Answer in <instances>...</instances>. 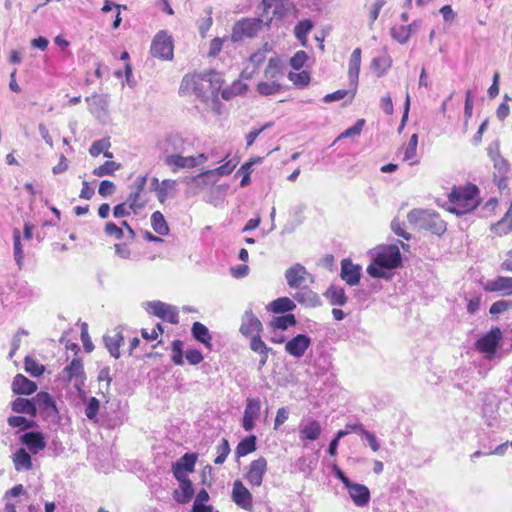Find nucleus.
<instances>
[{
    "instance_id": "f257e3e1",
    "label": "nucleus",
    "mask_w": 512,
    "mask_h": 512,
    "mask_svg": "<svg viewBox=\"0 0 512 512\" xmlns=\"http://www.w3.org/2000/svg\"><path fill=\"white\" fill-rule=\"evenodd\" d=\"M372 263L367 273L374 278H384L385 269H394L401 263V253L396 245H381L370 251Z\"/></svg>"
},
{
    "instance_id": "f03ea898",
    "label": "nucleus",
    "mask_w": 512,
    "mask_h": 512,
    "mask_svg": "<svg viewBox=\"0 0 512 512\" xmlns=\"http://www.w3.org/2000/svg\"><path fill=\"white\" fill-rule=\"evenodd\" d=\"M479 190L475 185L454 188L449 194L447 210L456 215H464L479 204Z\"/></svg>"
},
{
    "instance_id": "7ed1b4c3",
    "label": "nucleus",
    "mask_w": 512,
    "mask_h": 512,
    "mask_svg": "<svg viewBox=\"0 0 512 512\" xmlns=\"http://www.w3.org/2000/svg\"><path fill=\"white\" fill-rule=\"evenodd\" d=\"M407 219L415 228L429 230L437 235L446 230L445 222L432 210L413 209L408 213Z\"/></svg>"
},
{
    "instance_id": "20e7f679",
    "label": "nucleus",
    "mask_w": 512,
    "mask_h": 512,
    "mask_svg": "<svg viewBox=\"0 0 512 512\" xmlns=\"http://www.w3.org/2000/svg\"><path fill=\"white\" fill-rule=\"evenodd\" d=\"M264 20L260 18H244L235 23L232 30V40L240 41L244 38L256 36L262 29Z\"/></svg>"
},
{
    "instance_id": "39448f33",
    "label": "nucleus",
    "mask_w": 512,
    "mask_h": 512,
    "mask_svg": "<svg viewBox=\"0 0 512 512\" xmlns=\"http://www.w3.org/2000/svg\"><path fill=\"white\" fill-rule=\"evenodd\" d=\"M207 91L206 78L204 73L187 74L183 77L179 92L182 95L193 94L199 98L203 97Z\"/></svg>"
},
{
    "instance_id": "423d86ee",
    "label": "nucleus",
    "mask_w": 512,
    "mask_h": 512,
    "mask_svg": "<svg viewBox=\"0 0 512 512\" xmlns=\"http://www.w3.org/2000/svg\"><path fill=\"white\" fill-rule=\"evenodd\" d=\"M285 279L292 289L302 288L308 283H314L313 275L300 263H295L285 271Z\"/></svg>"
},
{
    "instance_id": "0eeeda50",
    "label": "nucleus",
    "mask_w": 512,
    "mask_h": 512,
    "mask_svg": "<svg viewBox=\"0 0 512 512\" xmlns=\"http://www.w3.org/2000/svg\"><path fill=\"white\" fill-rule=\"evenodd\" d=\"M173 40L165 31L156 34L151 45V54L162 60H171L173 57Z\"/></svg>"
},
{
    "instance_id": "6e6552de",
    "label": "nucleus",
    "mask_w": 512,
    "mask_h": 512,
    "mask_svg": "<svg viewBox=\"0 0 512 512\" xmlns=\"http://www.w3.org/2000/svg\"><path fill=\"white\" fill-rule=\"evenodd\" d=\"M198 455L196 453H185L172 465V473L176 480H190L188 475L194 472Z\"/></svg>"
},
{
    "instance_id": "1a4fd4ad",
    "label": "nucleus",
    "mask_w": 512,
    "mask_h": 512,
    "mask_svg": "<svg viewBox=\"0 0 512 512\" xmlns=\"http://www.w3.org/2000/svg\"><path fill=\"white\" fill-rule=\"evenodd\" d=\"M146 183V175L138 176L133 184V191L127 197L126 202L129 204L130 208H132L133 213H137L138 210L142 209L147 202L144 197Z\"/></svg>"
},
{
    "instance_id": "9d476101",
    "label": "nucleus",
    "mask_w": 512,
    "mask_h": 512,
    "mask_svg": "<svg viewBox=\"0 0 512 512\" xmlns=\"http://www.w3.org/2000/svg\"><path fill=\"white\" fill-rule=\"evenodd\" d=\"M501 338V330L498 327L492 328L477 340L476 348L479 352L485 353L488 358H491V356L494 355Z\"/></svg>"
},
{
    "instance_id": "9b49d317",
    "label": "nucleus",
    "mask_w": 512,
    "mask_h": 512,
    "mask_svg": "<svg viewBox=\"0 0 512 512\" xmlns=\"http://www.w3.org/2000/svg\"><path fill=\"white\" fill-rule=\"evenodd\" d=\"M482 288L485 292L499 293L502 296H512V277L496 276L482 282Z\"/></svg>"
},
{
    "instance_id": "f8f14e48",
    "label": "nucleus",
    "mask_w": 512,
    "mask_h": 512,
    "mask_svg": "<svg viewBox=\"0 0 512 512\" xmlns=\"http://www.w3.org/2000/svg\"><path fill=\"white\" fill-rule=\"evenodd\" d=\"M266 471L267 460L264 457H259L249 464L245 478L250 485L259 487L262 484Z\"/></svg>"
},
{
    "instance_id": "ddd939ff",
    "label": "nucleus",
    "mask_w": 512,
    "mask_h": 512,
    "mask_svg": "<svg viewBox=\"0 0 512 512\" xmlns=\"http://www.w3.org/2000/svg\"><path fill=\"white\" fill-rule=\"evenodd\" d=\"M262 329L261 321L254 315L251 309H247L241 319L240 333L250 338L259 335Z\"/></svg>"
},
{
    "instance_id": "4468645a",
    "label": "nucleus",
    "mask_w": 512,
    "mask_h": 512,
    "mask_svg": "<svg viewBox=\"0 0 512 512\" xmlns=\"http://www.w3.org/2000/svg\"><path fill=\"white\" fill-rule=\"evenodd\" d=\"M148 309L151 313L171 324L178 323V312L175 307L161 301L148 302Z\"/></svg>"
},
{
    "instance_id": "2eb2a0df",
    "label": "nucleus",
    "mask_w": 512,
    "mask_h": 512,
    "mask_svg": "<svg viewBox=\"0 0 512 512\" xmlns=\"http://www.w3.org/2000/svg\"><path fill=\"white\" fill-rule=\"evenodd\" d=\"M261 402L258 398H247L242 426L245 431L253 430L255 420L260 416Z\"/></svg>"
},
{
    "instance_id": "dca6fc26",
    "label": "nucleus",
    "mask_w": 512,
    "mask_h": 512,
    "mask_svg": "<svg viewBox=\"0 0 512 512\" xmlns=\"http://www.w3.org/2000/svg\"><path fill=\"white\" fill-rule=\"evenodd\" d=\"M164 164L170 168L172 173H177L182 169L195 168V160L193 156H183L180 153L165 155Z\"/></svg>"
},
{
    "instance_id": "f3484780",
    "label": "nucleus",
    "mask_w": 512,
    "mask_h": 512,
    "mask_svg": "<svg viewBox=\"0 0 512 512\" xmlns=\"http://www.w3.org/2000/svg\"><path fill=\"white\" fill-rule=\"evenodd\" d=\"M311 339L305 334H298L285 344V351L294 358H301L309 346Z\"/></svg>"
},
{
    "instance_id": "a211bd4d",
    "label": "nucleus",
    "mask_w": 512,
    "mask_h": 512,
    "mask_svg": "<svg viewBox=\"0 0 512 512\" xmlns=\"http://www.w3.org/2000/svg\"><path fill=\"white\" fill-rule=\"evenodd\" d=\"M345 488L347 489L352 502L357 507H365L369 504L370 490L367 486L351 481Z\"/></svg>"
},
{
    "instance_id": "6ab92c4d",
    "label": "nucleus",
    "mask_w": 512,
    "mask_h": 512,
    "mask_svg": "<svg viewBox=\"0 0 512 512\" xmlns=\"http://www.w3.org/2000/svg\"><path fill=\"white\" fill-rule=\"evenodd\" d=\"M62 380L65 382L75 381V385L83 384L84 370L80 358H74L62 371Z\"/></svg>"
},
{
    "instance_id": "aec40b11",
    "label": "nucleus",
    "mask_w": 512,
    "mask_h": 512,
    "mask_svg": "<svg viewBox=\"0 0 512 512\" xmlns=\"http://www.w3.org/2000/svg\"><path fill=\"white\" fill-rule=\"evenodd\" d=\"M342 280L349 286H355L359 283L361 278V266L354 264L350 259H343L341 261Z\"/></svg>"
},
{
    "instance_id": "412c9836",
    "label": "nucleus",
    "mask_w": 512,
    "mask_h": 512,
    "mask_svg": "<svg viewBox=\"0 0 512 512\" xmlns=\"http://www.w3.org/2000/svg\"><path fill=\"white\" fill-rule=\"evenodd\" d=\"M232 499L244 509H251L252 507V495L240 480L233 483Z\"/></svg>"
},
{
    "instance_id": "4be33fe9",
    "label": "nucleus",
    "mask_w": 512,
    "mask_h": 512,
    "mask_svg": "<svg viewBox=\"0 0 512 512\" xmlns=\"http://www.w3.org/2000/svg\"><path fill=\"white\" fill-rule=\"evenodd\" d=\"M89 111L98 119H103L107 115L108 98L105 95H93L86 98Z\"/></svg>"
},
{
    "instance_id": "5701e85b",
    "label": "nucleus",
    "mask_w": 512,
    "mask_h": 512,
    "mask_svg": "<svg viewBox=\"0 0 512 512\" xmlns=\"http://www.w3.org/2000/svg\"><path fill=\"white\" fill-rule=\"evenodd\" d=\"M321 432V425L316 420L302 421L299 425V436L302 441H315L319 438Z\"/></svg>"
},
{
    "instance_id": "b1692460",
    "label": "nucleus",
    "mask_w": 512,
    "mask_h": 512,
    "mask_svg": "<svg viewBox=\"0 0 512 512\" xmlns=\"http://www.w3.org/2000/svg\"><path fill=\"white\" fill-rule=\"evenodd\" d=\"M462 297L466 303L468 314L474 315L480 310L483 299L482 291L476 289L464 290Z\"/></svg>"
},
{
    "instance_id": "393cba45",
    "label": "nucleus",
    "mask_w": 512,
    "mask_h": 512,
    "mask_svg": "<svg viewBox=\"0 0 512 512\" xmlns=\"http://www.w3.org/2000/svg\"><path fill=\"white\" fill-rule=\"evenodd\" d=\"M293 298L301 305L307 307H317L320 305V298L318 294L309 289L308 285L303 286L302 288H297L296 293L293 294Z\"/></svg>"
},
{
    "instance_id": "a878e982",
    "label": "nucleus",
    "mask_w": 512,
    "mask_h": 512,
    "mask_svg": "<svg viewBox=\"0 0 512 512\" xmlns=\"http://www.w3.org/2000/svg\"><path fill=\"white\" fill-rule=\"evenodd\" d=\"M37 390L35 382L29 380L22 374H17L12 382V391L19 395H31Z\"/></svg>"
},
{
    "instance_id": "bb28decb",
    "label": "nucleus",
    "mask_w": 512,
    "mask_h": 512,
    "mask_svg": "<svg viewBox=\"0 0 512 512\" xmlns=\"http://www.w3.org/2000/svg\"><path fill=\"white\" fill-rule=\"evenodd\" d=\"M178 182L174 179H164L161 181L159 186L155 187V191L157 193L158 200L163 203L168 198H173L176 196L178 191Z\"/></svg>"
},
{
    "instance_id": "cd10ccee",
    "label": "nucleus",
    "mask_w": 512,
    "mask_h": 512,
    "mask_svg": "<svg viewBox=\"0 0 512 512\" xmlns=\"http://www.w3.org/2000/svg\"><path fill=\"white\" fill-rule=\"evenodd\" d=\"M237 164H238L237 161L230 159L227 162H225L223 165H221L215 169L207 170L203 173H200L197 176L190 178L189 180L192 182H199L200 179H204L205 177H210L215 174L218 176L229 175L236 168Z\"/></svg>"
},
{
    "instance_id": "c85d7f7f",
    "label": "nucleus",
    "mask_w": 512,
    "mask_h": 512,
    "mask_svg": "<svg viewBox=\"0 0 512 512\" xmlns=\"http://www.w3.org/2000/svg\"><path fill=\"white\" fill-rule=\"evenodd\" d=\"M361 66V49L355 48L351 54L348 68V79L350 85L358 87L359 72Z\"/></svg>"
},
{
    "instance_id": "c756f323",
    "label": "nucleus",
    "mask_w": 512,
    "mask_h": 512,
    "mask_svg": "<svg viewBox=\"0 0 512 512\" xmlns=\"http://www.w3.org/2000/svg\"><path fill=\"white\" fill-rule=\"evenodd\" d=\"M177 481L179 482V489H176L173 492V498L179 504H186L192 499L194 495L193 484L190 480Z\"/></svg>"
},
{
    "instance_id": "7c9ffc66",
    "label": "nucleus",
    "mask_w": 512,
    "mask_h": 512,
    "mask_svg": "<svg viewBox=\"0 0 512 512\" xmlns=\"http://www.w3.org/2000/svg\"><path fill=\"white\" fill-rule=\"evenodd\" d=\"M314 27V23L310 19L300 20L294 27L293 33L295 38L303 47L308 46L307 36Z\"/></svg>"
},
{
    "instance_id": "2f4dec72",
    "label": "nucleus",
    "mask_w": 512,
    "mask_h": 512,
    "mask_svg": "<svg viewBox=\"0 0 512 512\" xmlns=\"http://www.w3.org/2000/svg\"><path fill=\"white\" fill-rule=\"evenodd\" d=\"M392 66L391 56L383 52L381 55L375 57L371 62V67L377 77L384 76Z\"/></svg>"
},
{
    "instance_id": "473e14b6",
    "label": "nucleus",
    "mask_w": 512,
    "mask_h": 512,
    "mask_svg": "<svg viewBox=\"0 0 512 512\" xmlns=\"http://www.w3.org/2000/svg\"><path fill=\"white\" fill-rule=\"evenodd\" d=\"M331 305L344 306L347 303V296L343 287L331 285L324 293Z\"/></svg>"
},
{
    "instance_id": "72a5a7b5",
    "label": "nucleus",
    "mask_w": 512,
    "mask_h": 512,
    "mask_svg": "<svg viewBox=\"0 0 512 512\" xmlns=\"http://www.w3.org/2000/svg\"><path fill=\"white\" fill-rule=\"evenodd\" d=\"M21 440L33 453L43 450L46 446L43 436L37 432L25 433Z\"/></svg>"
},
{
    "instance_id": "f704fd0d",
    "label": "nucleus",
    "mask_w": 512,
    "mask_h": 512,
    "mask_svg": "<svg viewBox=\"0 0 512 512\" xmlns=\"http://www.w3.org/2000/svg\"><path fill=\"white\" fill-rule=\"evenodd\" d=\"M491 231L496 236H504L512 233V206L501 220L491 226Z\"/></svg>"
},
{
    "instance_id": "c9c22d12",
    "label": "nucleus",
    "mask_w": 512,
    "mask_h": 512,
    "mask_svg": "<svg viewBox=\"0 0 512 512\" xmlns=\"http://www.w3.org/2000/svg\"><path fill=\"white\" fill-rule=\"evenodd\" d=\"M284 72L282 62L279 58H270L268 65L264 70V77L268 80H278L279 82L283 78Z\"/></svg>"
},
{
    "instance_id": "e433bc0d",
    "label": "nucleus",
    "mask_w": 512,
    "mask_h": 512,
    "mask_svg": "<svg viewBox=\"0 0 512 512\" xmlns=\"http://www.w3.org/2000/svg\"><path fill=\"white\" fill-rule=\"evenodd\" d=\"M387 0H366L365 9L367 10L368 25L372 29L373 24L378 19L381 9L386 5Z\"/></svg>"
},
{
    "instance_id": "4c0bfd02",
    "label": "nucleus",
    "mask_w": 512,
    "mask_h": 512,
    "mask_svg": "<svg viewBox=\"0 0 512 512\" xmlns=\"http://www.w3.org/2000/svg\"><path fill=\"white\" fill-rule=\"evenodd\" d=\"M103 340L110 355L113 356L114 358H119V348L121 346V343L123 342V336L121 335V333L114 331L111 334L105 335Z\"/></svg>"
},
{
    "instance_id": "58836bf2",
    "label": "nucleus",
    "mask_w": 512,
    "mask_h": 512,
    "mask_svg": "<svg viewBox=\"0 0 512 512\" xmlns=\"http://www.w3.org/2000/svg\"><path fill=\"white\" fill-rule=\"evenodd\" d=\"M35 402V413L37 409L47 411L48 413L57 412L56 405L52 397L47 392H39L34 398Z\"/></svg>"
},
{
    "instance_id": "ea45409f",
    "label": "nucleus",
    "mask_w": 512,
    "mask_h": 512,
    "mask_svg": "<svg viewBox=\"0 0 512 512\" xmlns=\"http://www.w3.org/2000/svg\"><path fill=\"white\" fill-rule=\"evenodd\" d=\"M282 90V84L278 80L265 79L256 85V91L262 96L278 94Z\"/></svg>"
},
{
    "instance_id": "a19ab883",
    "label": "nucleus",
    "mask_w": 512,
    "mask_h": 512,
    "mask_svg": "<svg viewBox=\"0 0 512 512\" xmlns=\"http://www.w3.org/2000/svg\"><path fill=\"white\" fill-rule=\"evenodd\" d=\"M357 92V87L349 84V89H340L333 93L326 94L323 97V102L331 103L335 101L342 100L344 98H348L349 102H352Z\"/></svg>"
},
{
    "instance_id": "79ce46f5",
    "label": "nucleus",
    "mask_w": 512,
    "mask_h": 512,
    "mask_svg": "<svg viewBox=\"0 0 512 512\" xmlns=\"http://www.w3.org/2000/svg\"><path fill=\"white\" fill-rule=\"evenodd\" d=\"M12 410L15 413H24L35 416V402L32 399L16 398L12 403Z\"/></svg>"
},
{
    "instance_id": "37998d69",
    "label": "nucleus",
    "mask_w": 512,
    "mask_h": 512,
    "mask_svg": "<svg viewBox=\"0 0 512 512\" xmlns=\"http://www.w3.org/2000/svg\"><path fill=\"white\" fill-rule=\"evenodd\" d=\"M418 145V135L412 134L409 142L404 148L403 161L408 162L409 165H415L418 163L416 159Z\"/></svg>"
},
{
    "instance_id": "c03bdc74",
    "label": "nucleus",
    "mask_w": 512,
    "mask_h": 512,
    "mask_svg": "<svg viewBox=\"0 0 512 512\" xmlns=\"http://www.w3.org/2000/svg\"><path fill=\"white\" fill-rule=\"evenodd\" d=\"M192 334L195 337V339L203 343L207 348L211 349L212 337L209 333L208 328L204 324L200 322H195L192 326Z\"/></svg>"
},
{
    "instance_id": "a18cd8bd",
    "label": "nucleus",
    "mask_w": 512,
    "mask_h": 512,
    "mask_svg": "<svg viewBox=\"0 0 512 512\" xmlns=\"http://www.w3.org/2000/svg\"><path fill=\"white\" fill-rule=\"evenodd\" d=\"M13 462L17 471L30 470L32 468V460L29 453L21 448L13 455Z\"/></svg>"
},
{
    "instance_id": "49530a36",
    "label": "nucleus",
    "mask_w": 512,
    "mask_h": 512,
    "mask_svg": "<svg viewBox=\"0 0 512 512\" xmlns=\"http://www.w3.org/2000/svg\"><path fill=\"white\" fill-rule=\"evenodd\" d=\"M296 308V304L288 297H280L269 304L273 313H286Z\"/></svg>"
},
{
    "instance_id": "de8ad7c7",
    "label": "nucleus",
    "mask_w": 512,
    "mask_h": 512,
    "mask_svg": "<svg viewBox=\"0 0 512 512\" xmlns=\"http://www.w3.org/2000/svg\"><path fill=\"white\" fill-rule=\"evenodd\" d=\"M111 146L109 138H103L92 143L89 148V153L93 157L99 156L101 153L107 158H112V153L109 152Z\"/></svg>"
},
{
    "instance_id": "09e8293b",
    "label": "nucleus",
    "mask_w": 512,
    "mask_h": 512,
    "mask_svg": "<svg viewBox=\"0 0 512 512\" xmlns=\"http://www.w3.org/2000/svg\"><path fill=\"white\" fill-rule=\"evenodd\" d=\"M256 450V437L254 435L243 439L236 447V456L243 457Z\"/></svg>"
},
{
    "instance_id": "8fccbe9b",
    "label": "nucleus",
    "mask_w": 512,
    "mask_h": 512,
    "mask_svg": "<svg viewBox=\"0 0 512 512\" xmlns=\"http://www.w3.org/2000/svg\"><path fill=\"white\" fill-rule=\"evenodd\" d=\"M151 224L154 231L159 235H167L169 232L168 225L163 214L159 211H156L151 216Z\"/></svg>"
},
{
    "instance_id": "3c124183",
    "label": "nucleus",
    "mask_w": 512,
    "mask_h": 512,
    "mask_svg": "<svg viewBox=\"0 0 512 512\" xmlns=\"http://www.w3.org/2000/svg\"><path fill=\"white\" fill-rule=\"evenodd\" d=\"M411 32H412V25L394 26L391 29V36L393 37V39H395L400 44H404L409 40Z\"/></svg>"
},
{
    "instance_id": "603ef678",
    "label": "nucleus",
    "mask_w": 512,
    "mask_h": 512,
    "mask_svg": "<svg viewBox=\"0 0 512 512\" xmlns=\"http://www.w3.org/2000/svg\"><path fill=\"white\" fill-rule=\"evenodd\" d=\"M204 76L206 78L207 89L209 88L212 94H217L223 82L221 74L215 71H209L204 73Z\"/></svg>"
},
{
    "instance_id": "864d4df0",
    "label": "nucleus",
    "mask_w": 512,
    "mask_h": 512,
    "mask_svg": "<svg viewBox=\"0 0 512 512\" xmlns=\"http://www.w3.org/2000/svg\"><path fill=\"white\" fill-rule=\"evenodd\" d=\"M13 242H14V258L19 268L23 265L24 252L21 244L20 232L18 229L13 231Z\"/></svg>"
},
{
    "instance_id": "5fc2aeb1",
    "label": "nucleus",
    "mask_w": 512,
    "mask_h": 512,
    "mask_svg": "<svg viewBox=\"0 0 512 512\" xmlns=\"http://www.w3.org/2000/svg\"><path fill=\"white\" fill-rule=\"evenodd\" d=\"M120 169V164L115 161H106L104 164L96 167L93 170V174L97 177H103L107 175H112L115 171Z\"/></svg>"
},
{
    "instance_id": "6e6d98bb",
    "label": "nucleus",
    "mask_w": 512,
    "mask_h": 512,
    "mask_svg": "<svg viewBox=\"0 0 512 512\" xmlns=\"http://www.w3.org/2000/svg\"><path fill=\"white\" fill-rule=\"evenodd\" d=\"M295 324H296V319H295V316L292 314H286L283 316L275 317L271 322V325L274 328L281 329V330H285L288 327L293 326Z\"/></svg>"
},
{
    "instance_id": "4d7b16f0",
    "label": "nucleus",
    "mask_w": 512,
    "mask_h": 512,
    "mask_svg": "<svg viewBox=\"0 0 512 512\" xmlns=\"http://www.w3.org/2000/svg\"><path fill=\"white\" fill-rule=\"evenodd\" d=\"M246 88V85L241 81H234L233 84L229 88H225L221 92V96L225 100H230L234 96L242 93Z\"/></svg>"
},
{
    "instance_id": "13d9d810",
    "label": "nucleus",
    "mask_w": 512,
    "mask_h": 512,
    "mask_svg": "<svg viewBox=\"0 0 512 512\" xmlns=\"http://www.w3.org/2000/svg\"><path fill=\"white\" fill-rule=\"evenodd\" d=\"M491 159L494 164V168L497 171L498 175L500 177H504L505 174L508 172V163L507 161L498 154V152H491L490 153Z\"/></svg>"
},
{
    "instance_id": "bf43d9fd",
    "label": "nucleus",
    "mask_w": 512,
    "mask_h": 512,
    "mask_svg": "<svg viewBox=\"0 0 512 512\" xmlns=\"http://www.w3.org/2000/svg\"><path fill=\"white\" fill-rule=\"evenodd\" d=\"M288 79L296 86L304 87L309 84L310 75L306 71L289 72Z\"/></svg>"
},
{
    "instance_id": "052dcab7",
    "label": "nucleus",
    "mask_w": 512,
    "mask_h": 512,
    "mask_svg": "<svg viewBox=\"0 0 512 512\" xmlns=\"http://www.w3.org/2000/svg\"><path fill=\"white\" fill-rule=\"evenodd\" d=\"M24 367L25 371L34 377L40 376L44 372V366L31 357L25 358Z\"/></svg>"
},
{
    "instance_id": "680f3d73",
    "label": "nucleus",
    "mask_w": 512,
    "mask_h": 512,
    "mask_svg": "<svg viewBox=\"0 0 512 512\" xmlns=\"http://www.w3.org/2000/svg\"><path fill=\"white\" fill-rule=\"evenodd\" d=\"M508 310H512V301L511 300H498L490 306L489 313L491 315H498V314H502Z\"/></svg>"
},
{
    "instance_id": "e2e57ef3",
    "label": "nucleus",
    "mask_w": 512,
    "mask_h": 512,
    "mask_svg": "<svg viewBox=\"0 0 512 512\" xmlns=\"http://www.w3.org/2000/svg\"><path fill=\"white\" fill-rule=\"evenodd\" d=\"M229 453H230L229 443L226 439L223 438L221 440V443L217 446V456L214 460V463L217 465L224 463V461L226 460Z\"/></svg>"
},
{
    "instance_id": "0e129e2a",
    "label": "nucleus",
    "mask_w": 512,
    "mask_h": 512,
    "mask_svg": "<svg viewBox=\"0 0 512 512\" xmlns=\"http://www.w3.org/2000/svg\"><path fill=\"white\" fill-rule=\"evenodd\" d=\"M307 60L308 54L303 50H299L291 57L290 65L293 69L299 70L304 67Z\"/></svg>"
},
{
    "instance_id": "69168bd1",
    "label": "nucleus",
    "mask_w": 512,
    "mask_h": 512,
    "mask_svg": "<svg viewBox=\"0 0 512 512\" xmlns=\"http://www.w3.org/2000/svg\"><path fill=\"white\" fill-rule=\"evenodd\" d=\"M250 339H251V341H250V348H251L252 351H254L255 353H258V354L269 353L270 349L262 341V339L260 337V334L256 335V336H253V337H250Z\"/></svg>"
},
{
    "instance_id": "338daca9",
    "label": "nucleus",
    "mask_w": 512,
    "mask_h": 512,
    "mask_svg": "<svg viewBox=\"0 0 512 512\" xmlns=\"http://www.w3.org/2000/svg\"><path fill=\"white\" fill-rule=\"evenodd\" d=\"M253 162H247L241 166V168L237 171V175H241L242 179L240 181V186L245 187L250 183V175L252 172Z\"/></svg>"
},
{
    "instance_id": "774afa93",
    "label": "nucleus",
    "mask_w": 512,
    "mask_h": 512,
    "mask_svg": "<svg viewBox=\"0 0 512 512\" xmlns=\"http://www.w3.org/2000/svg\"><path fill=\"white\" fill-rule=\"evenodd\" d=\"M364 124L365 121L363 119H359L352 127L346 129L343 133H341L338 139L355 137L360 135Z\"/></svg>"
}]
</instances>
